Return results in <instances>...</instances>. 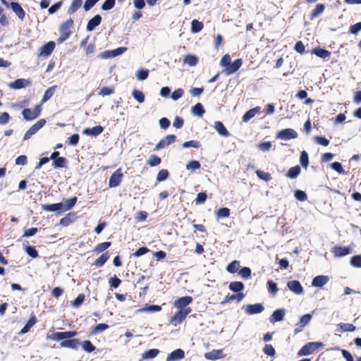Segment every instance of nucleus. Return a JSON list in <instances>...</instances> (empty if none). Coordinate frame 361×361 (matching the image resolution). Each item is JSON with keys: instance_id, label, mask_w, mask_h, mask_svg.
<instances>
[{"instance_id": "4468645a", "label": "nucleus", "mask_w": 361, "mask_h": 361, "mask_svg": "<svg viewBox=\"0 0 361 361\" xmlns=\"http://www.w3.org/2000/svg\"><path fill=\"white\" fill-rule=\"evenodd\" d=\"M242 63V59H237L234 62L231 63L229 66L225 68V73L228 75L234 73L240 68Z\"/></svg>"}, {"instance_id": "a19ab883", "label": "nucleus", "mask_w": 361, "mask_h": 361, "mask_svg": "<svg viewBox=\"0 0 361 361\" xmlns=\"http://www.w3.org/2000/svg\"><path fill=\"white\" fill-rule=\"evenodd\" d=\"M161 306L156 305H152L146 306L142 309H139L137 312H159L161 310Z\"/></svg>"}, {"instance_id": "3c124183", "label": "nucleus", "mask_w": 361, "mask_h": 361, "mask_svg": "<svg viewBox=\"0 0 361 361\" xmlns=\"http://www.w3.org/2000/svg\"><path fill=\"white\" fill-rule=\"evenodd\" d=\"M133 97L139 103H142L145 101V94L140 90H134L132 93Z\"/></svg>"}, {"instance_id": "8fccbe9b", "label": "nucleus", "mask_w": 361, "mask_h": 361, "mask_svg": "<svg viewBox=\"0 0 361 361\" xmlns=\"http://www.w3.org/2000/svg\"><path fill=\"white\" fill-rule=\"evenodd\" d=\"M80 344L82 345V349L87 353H92L95 350V347L90 341H85Z\"/></svg>"}, {"instance_id": "6ab92c4d", "label": "nucleus", "mask_w": 361, "mask_h": 361, "mask_svg": "<svg viewBox=\"0 0 361 361\" xmlns=\"http://www.w3.org/2000/svg\"><path fill=\"white\" fill-rule=\"evenodd\" d=\"M104 131V128L100 126H97L91 128H85L83 130V134L87 136H97Z\"/></svg>"}, {"instance_id": "4d7b16f0", "label": "nucleus", "mask_w": 361, "mask_h": 361, "mask_svg": "<svg viewBox=\"0 0 361 361\" xmlns=\"http://www.w3.org/2000/svg\"><path fill=\"white\" fill-rule=\"evenodd\" d=\"M25 252L31 257L36 258L38 257V252L35 247L28 245L25 247Z\"/></svg>"}, {"instance_id": "f704fd0d", "label": "nucleus", "mask_w": 361, "mask_h": 361, "mask_svg": "<svg viewBox=\"0 0 361 361\" xmlns=\"http://www.w3.org/2000/svg\"><path fill=\"white\" fill-rule=\"evenodd\" d=\"M229 288L233 292H240L244 289V284L240 281H233L229 284Z\"/></svg>"}, {"instance_id": "b1692460", "label": "nucleus", "mask_w": 361, "mask_h": 361, "mask_svg": "<svg viewBox=\"0 0 361 361\" xmlns=\"http://www.w3.org/2000/svg\"><path fill=\"white\" fill-rule=\"evenodd\" d=\"M11 7L13 11L18 16V17L20 20H23L25 16V13L20 5L16 2H11Z\"/></svg>"}, {"instance_id": "e433bc0d", "label": "nucleus", "mask_w": 361, "mask_h": 361, "mask_svg": "<svg viewBox=\"0 0 361 361\" xmlns=\"http://www.w3.org/2000/svg\"><path fill=\"white\" fill-rule=\"evenodd\" d=\"M313 53L318 57L326 59L330 56L331 52L324 49H314Z\"/></svg>"}, {"instance_id": "2f4dec72", "label": "nucleus", "mask_w": 361, "mask_h": 361, "mask_svg": "<svg viewBox=\"0 0 361 361\" xmlns=\"http://www.w3.org/2000/svg\"><path fill=\"white\" fill-rule=\"evenodd\" d=\"M300 173V168L299 166L291 167L288 171L286 174L287 177L291 179L296 178Z\"/></svg>"}, {"instance_id": "58836bf2", "label": "nucleus", "mask_w": 361, "mask_h": 361, "mask_svg": "<svg viewBox=\"0 0 361 361\" xmlns=\"http://www.w3.org/2000/svg\"><path fill=\"white\" fill-rule=\"evenodd\" d=\"M200 167H201V165H200V162L198 161H195V160L190 161L185 166L187 170L191 171H195L197 169H200Z\"/></svg>"}, {"instance_id": "f257e3e1", "label": "nucleus", "mask_w": 361, "mask_h": 361, "mask_svg": "<svg viewBox=\"0 0 361 361\" xmlns=\"http://www.w3.org/2000/svg\"><path fill=\"white\" fill-rule=\"evenodd\" d=\"M320 342H310L305 344L298 353V356H307L313 353L316 350L322 347Z\"/></svg>"}, {"instance_id": "4be33fe9", "label": "nucleus", "mask_w": 361, "mask_h": 361, "mask_svg": "<svg viewBox=\"0 0 361 361\" xmlns=\"http://www.w3.org/2000/svg\"><path fill=\"white\" fill-rule=\"evenodd\" d=\"M61 347L62 348H69L72 349H77L78 347L80 345V343L78 339H69L63 341L61 343Z\"/></svg>"}, {"instance_id": "69168bd1", "label": "nucleus", "mask_w": 361, "mask_h": 361, "mask_svg": "<svg viewBox=\"0 0 361 361\" xmlns=\"http://www.w3.org/2000/svg\"><path fill=\"white\" fill-rule=\"evenodd\" d=\"M85 299V296L83 294H80L78 295V297L72 302V305L75 307H80Z\"/></svg>"}, {"instance_id": "338daca9", "label": "nucleus", "mask_w": 361, "mask_h": 361, "mask_svg": "<svg viewBox=\"0 0 361 361\" xmlns=\"http://www.w3.org/2000/svg\"><path fill=\"white\" fill-rule=\"evenodd\" d=\"M148 75H149L148 70L141 69V70H139L137 73V78L139 80H144L148 77Z\"/></svg>"}, {"instance_id": "e2e57ef3", "label": "nucleus", "mask_w": 361, "mask_h": 361, "mask_svg": "<svg viewBox=\"0 0 361 361\" xmlns=\"http://www.w3.org/2000/svg\"><path fill=\"white\" fill-rule=\"evenodd\" d=\"M331 168L333 170L337 171L340 174H344L345 173V171L343 170L341 164L339 163V162H337V161L333 162L331 164Z\"/></svg>"}, {"instance_id": "473e14b6", "label": "nucleus", "mask_w": 361, "mask_h": 361, "mask_svg": "<svg viewBox=\"0 0 361 361\" xmlns=\"http://www.w3.org/2000/svg\"><path fill=\"white\" fill-rule=\"evenodd\" d=\"M57 88V86L56 85H54L49 88H48L46 92H44V96H43V98H42V102L44 103V102H46L47 101H48L49 99H51V97L54 95L56 90Z\"/></svg>"}, {"instance_id": "0e129e2a", "label": "nucleus", "mask_w": 361, "mask_h": 361, "mask_svg": "<svg viewBox=\"0 0 361 361\" xmlns=\"http://www.w3.org/2000/svg\"><path fill=\"white\" fill-rule=\"evenodd\" d=\"M294 195H295V197L298 200L301 201V202H304V201L307 200V199L306 193L302 190H296L295 192Z\"/></svg>"}, {"instance_id": "a211bd4d", "label": "nucleus", "mask_w": 361, "mask_h": 361, "mask_svg": "<svg viewBox=\"0 0 361 361\" xmlns=\"http://www.w3.org/2000/svg\"><path fill=\"white\" fill-rule=\"evenodd\" d=\"M102 21V17L99 15L94 16L92 19H90L87 25V30L88 32L93 31L97 26H98Z\"/></svg>"}, {"instance_id": "c85d7f7f", "label": "nucleus", "mask_w": 361, "mask_h": 361, "mask_svg": "<svg viewBox=\"0 0 361 361\" xmlns=\"http://www.w3.org/2000/svg\"><path fill=\"white\" fill-rule=\"evenodd\" d=\"M191 112L193 115L202 117L204 114L205 111L203 108V106L200 103H197V104L192 107Z\"/></svg>"}, {"instance_id": "5701e85b", "label": "nucleus", "mask_w": 361, "mask_h": 361, "mask_svg": "<svg viewBox=\"0 0 361 361\" xmlns=\"http://www.w3.org/2000/svg\"><path fill=\"white\" fill-rule=\"evenodd\" d=\"M261 108L259 106H256L248 111H247L243 116V122H248L251 118H254L256 114L259 113Z\"/></svg>"}, {"instance_id": "f8f14e48", "label": "nucleus", "mask_w": 361, "mask_h": 361, "mask_svg": "<svg viewBox=\"0 0 361 361\" xmlns=\"http://www.w3.org/2000/svg\"><path fill=\"white\" fill-rule=\"evenodd\" d=\"M264 310L262 305L259 303L254 304V305H247L245 307V312L247 314H255L261 313Z\"/></svg>"}, {"instance_id": "79ce46f5", "label": "nucleus", "mask_w": 361, "mask_h": 361, "mask_svg": "<svg viewBox=\"0 0 361 361\" xmlns=\"http://www.w3.org/2000/svg\"><path fill=\"white\" fill-rule=\"evenodd\" d=\"M217 218H226L230 216V209L227 207H222L216 212Z\"/></svg>"}, {"instance_id": "20e7f679", "label": "nucleus", "mask_w": 361, "mask_h": 361, "mask_svg": "<svg viewBox=\"0 0 361 361\" xmlns=\"http://www.w3.org/2000/svg\"><path fill=\"white\" fill-rule=\"evenodd\" d=\"M46 121L44 119H40L37 121L34 125H32L24 135L23 140H27L31 137L32 135L35 134L39 129H41L44 124Z\"/></svg>"}, {"instance_id": "052dcab7", "label": "nucleus", "mask_w": 361, "mask_h": 361, "mask_svg": "<svg viewBox=\"0 0 361 361\" xmlns=\"http://www.w3.org/2000/svg\"><path fill=\"white\" fill-rule=\"evenodd\" d=\"M256 173L260 179L265 181H269L271 179V175L269 173L264 172L261 170H257Z\"/></svg>"}, {"instance_id": "393cba45", "label": "nucleus", "mask_w": 361, "mask_h": 361, "mask_svg": "<svg viewBox=\"0 0 361 361\" xmlns=\"http://www.w3.org/2000/svg\"><path fill=\"white\" fill-rule=\"evenodd\" d=\"M204 357L207 360H215L223 357V352L221 350H213L205 353Z\"/></svg>"}, {"instance_id": "c756f323", "label": "nucleus", "mask_w": 361, "mask_h": 361, "mask_svg": "<svg viewBox=\"0 0 361 361\" xmlns=\"http://www.w3.org/2000/svg\"><path fill=\"white\" fill-rule=\"evenodd\" d=\"M82 0H73L71 6L68 10V13L71 15L76 12L82 6Z\"/></svg>"}, {"instance_id": "39448f33", "label": "nucleus", "mask_w": 361, "mask_h": 361, "mask_svg": "<svg viewBox=\"0 0 361 361\" xmlns=\"http://www.w3.org/2000/svg\"><path fill=\"white\" fill-rule=\"evenodd\" d=\"M298 137V133L292 128H286L277 133L276 137L282 140L295 139Z\"/></svg>"}, {"instance_id": "2eb2a0df", "label": "nucleus", "mask_w": 361, "mask_h": 361, "mask_svg": "<svg viewBox=\"0 0 361 361\" xmlns=\"http://www.w3.org/2000/svg\"><path fill=\"white\" fill-rule=\"evenodd\" d=\"M329 280V276L320 275L314 277L312 281V286L314 287L321 288L328 283Z\"/></svg>"}, {"instance_id": "7c9ffc66", "label": "nucleus", "mask_w": 361, "mask_h": 361, "mask_svg": "<svg viewBox=\"0 0 361 361\" xmlns=\"http://www.w3.org/2000/svg\"><path fill=\"white\" fill-rule=\"evenodd\" d=\"M203 27V23L197 20H192L191 22V32L192 33H197L200 32Z\"/></svg>"}, {"instance_id": "0eeeda50", "label": "nucleus", "mask_w": 361, "mask_h": 361, "mask_svg": "<svg viewBox=\"0 0 361 361\" xmlns=\"http://www.w3.org/2000/svg\"><path fill=\"white\" fill-rule=\"evenodd\" d=\"M123 178L121 169L116 170L110 177L109 185L110 188H115L119 185Z\"/></svg>"}, {"instance_id": "6e6d98bb", "label": "nucleus", "mask_w": 361, "mask_h": 361, "mask_svg": "<svg viewBox=\"0 0 361 361\" xmlns=\"http://www.w3.org/2000/svg\"><path fill=\"white\" fill-rule=\"evenodd\" d=\"M351 266L357 268H361V255H355L350 259Z\"/></svg>"}, {"instance_id": "5fc2aeb1", "label": "nucleus", "mask_w": 361, "mask_h": 361, "mask_svg": "<svg viewBox=\"0 0 361 361\" xmlns=\"http://www.w3.org/2000/svg\"><path fill=\"white\" fill-rule=\"evenodd\" d=\"M108 327H109V326L106 324H99L93 328V329L92 331V334H97L101 333V332L104 331V330H106V329H108Z\"/></svg>"}, {"instance_id": "72a5a7b5", "label": "nucleus", "mask_w": 361, "mask_h": 361, "mask_svg": "<svg viewBox=\"0 0 361 361\" xmlns=\"http://www.w3.org/2000/svg\"><path fill=\"white\" fill-rule=\"evenodd\" d=\"M159 353V350L158 349H151V350H147L142 354V359H144V360L153 359L158 355Z\"/></svg>"}, {"instance_id": "a878e982", "label": "nucleus", "mask_w": 361, "mask_h": 361, "mask_svg": "<svg viewBox=\"0 0 361 361\" xmlns=\"http://www.w3.org/2000/svg\"><path fill=\"white\" fill-rule=\"evenodd\" d=\"M61 207V205H60V202L59 203H56V204H42V209L44 211H47V212H57L59 213H61L62 212Z\"/></svg>"}, {"instance_id": "f03ea898", "label": "nucleus", "mask_w": 361, "mask_h": 361, "mask_svg": "<svg viewBox=\"0 0 361 361\" xmlns=\"http://www.w3.org/2000/svg\"><path fill=\"white\" fill-rule=\"evenodd\" d=\"M42 111V106L40 104L37 105L34 109H25L22 111L23 118L26 121H32L37 118Z\"/></svg>"}, {"instance_id": "cd10ccee", "label": "nucleus", "mask_w": 361, "mask_h": 361, "mask_svg": "<svg viewBox=\"0 0 361 361\" xmlns=\"http://www.w3.org/2000/svg\"><path fill=\"white\" fill-rule=\"evenodd\" d=\"M325 8V6L322 4H317L314 9L312 11L310 15V19L313 20L314 18H317L319 15H321Z\"/></svg>"}, {"instance_id": "13d9d810", "label": "nucleus", "mask_w": 361, "mask_h": 361, "mask_svg": "<svg viewBox=\"0 0 361 361\" xmlns=\"http://www.w3.org/2000/svg\"><path fill=\"white\" fill-rule=\"evenodd\" d=\"M168 177H169L168 171L166 169H161V171H159L157 176V179L158 181L161 182V181H164V180H166Z\"/></svg>"}, {"instance_id": "4c0bfd02", "label": "nucleus", "mask_w": 361, "mask_h": 361, "mask_svg": "<svg viewBox=\"0 0 361 361\" xmlns=\"http://www.w3.org/2000/svg\"><path fill=\"white\" fill-rule=\"evenodd\" d=\"M73 20L70 18L64 22L60 27V32H71L70 29L73 27Z\"/></svg>"}, {"instance_id": "dca6fc26", "label": "nucleus", "mask_w": 361, "mask_h": 361, "mask_svg": "<svg viewBox=\"0 0 361 361\" xmlns=\"http://www.w3.org/2000/svg\"><path fill=\"white\" fill-rule=\"evenodd\" d=\"M286 310L284 309H278L275 310L269 318L270 322L275 323L282 321L284 318Z\"/></svg>"}, {"instance_id": "864d4df0", "label": "nucleus", "mask_w": 361, "mask_h": 361, "mask_svg": "<svg viewBox=\"0 0 361 361\" xmlns=\"http://www.w3.org/2000/svg\"><path fill=\"white\" fill-rule=\"evenodd\" d=\"M110 245H111L110 242H104L102 243H99L95 247L94 251L97 252L98 253L102 252L106 250L107 248H109L110 247Z\"/></svg>"}, {"instance_id": "49530a36", "label": "nucleus", "mask_w": 361, "mask_h": 361, "mask_svg": "<svg viewBox=\"0 0 361 361\" xmlns=\"http://www.w3.org/2000/svg\"><path fill=\"white\" fill-rule=\"evenodd\" d=\"M238 274L243 279H248L251 277V269L249 267H243L242 268Z\"/></svg>"}, {"instance_id": "aec40b11", "label": "nucleus", "mask_w": 361, "mask_h": 361, "mask_svg": "<svg viewBox=\"0 0 361 361\" xmlns=\"http://www.w3.org/2000/svg\"><path fill=\"white\" fill-rule=\"evenodd\" d=\"M214 127L220 135L224 137H228L230 135L229 131L225 128L222 122L215 121Z\"/></svg>"}, {"instance_id": "f3484780", "label": "nucleus", "mask_w": 361, "mask_h": 361, "mask_svg": "<svg viewBox=\"0 0 361 361\" xmlns=\"http://www.w3.org/2000/svg\"><path fill=\"white\" fill-rule=\"evenodd\" d=\"M29 84L30 82L27 80L20 78L17 79L12 82H10L8 84V87L13 90H18L29 85Z\"/></svg>"}, {"instance_id": "bb28decb", "label": "nucleus", "mask_w": 361, "mask_h": 361, "mask_svg": "<svg viewBox=\"0 0 361 361\" xmlns=\"http://www.w3.org/2000/svg\"><path fill=\"white\" fill-rule=\"evenodd\" d=\"M184 63L190 66H195L198 63V58L195 55L187 54L184 56Z\"/></svg>"}, {"instance_id": "1a4fd4ad", "label": "nucleus", "mask_w": 361, "mask_h": 361, "mask_svg": "<svg viewBox=\"0 0 361 361\" xmlns=\"http://www.w3.org/2000/svg\"><path fill=\"white\" fill-rule=\"evenodd\" d=\"M176 137L174 135H169L165 138L161 140L155 146V149H163L176 140Z\"/></svg>"}, {"instance_id": "603ef678", "label": "nucleus", "mask_w": 361, "mask_h": 361, "mask_svg": "<svg viewBox=\"0 0 361 361\" xmlns=\"http://www.w3.org/2000/svg\"><path fill=\"white\" fill-rule=\"evenodd\" d=\"M66 158L61 157L53 161V166L55 168H63L66 166Z\"/></svg>"}, {"instance_id": "423d86ee", "label": "nucleus", "mask_w": 361, "mask_h": 361, "mask_svg": "<svg viewBox=\"0 0 361 361\" xmlns=\"http://www.w3.org/2000/svg\"><path fill=\"white\" fill-rule=\"evenodd\" d=\"M192 302V297L183 296L175 300V302H173V306L178 310H184V308L189 305Z\"/></svg>"}, {"instance_id": "c03bdc74", "label": "nucleus", "mask_w": 361, "mask_h": 361, "mask_svg": "<svg viewBox=\"0 0 361 361\" xmlns=\"http://www.w3.org/2000/svg\"><path fill=\"white\" fill-rule=\"evenodd\" d=\"M338 326L341 329V331H353L355 330V326L348 323H340Z\"/></svg>"}, {"instance_id": "bf43d9fd", "label": "nucleus", "mask_w": 361, "mask_h": 361, "mask_svg": "<svg viewBox=\"0 0 361 361\" xmlns=\"http://www.w3.org/2000/svg\"><path fill=\"white\" fill-rule=\"evenodd\" d=\"M116 0H106L102 6V9L109 11L114 8Z\"/></svg>"}, {"instance_id": "7ed1b4c3", "label": "nucleus", "mask_w": 361, "mask_h": 361, "mask_svg": "<svg viewBox=\"0 0 361 361\" xmlns=\"http://www.w3.org/2000/svg\"><path fill=\"white\" fill-rule=\"evenodd\" d=\"M191 312L190 308H185L184 310H179L171 319V323L176 326L180 324L186 317Z\"/></svg>"}, {"instance_id": "680f3d73", "label": "nucleus", "mask_w": 361, "mask_h": 361, "mask_svg": "<svg viewBox=\"0 0 361 361\" xmlns=\"http://www.w3.org/2000/svg\"><path fill=\"white\" fill-rule=\"evenodd\" d=\"M263 352L267 355L271 356V357L274 356L275 353H276L275 350L273 348V346L271 345H269V344L265 345V346H264V348L263 349Z\"/></svg>"}, {"instance_id": "a18cd8bd", "label": "nucleus", "mask_w": 361, "mask_h": 361, "mask_svg": "<svg viewBox=\"0 0 361 361\" xmlns=\"http://www.w3.org/2000/svg\"><path fill=\"white\" fill-rule=\"evenodd\" d=\"M109 256L106 253L102 254L98 259H97L94 264L97 267H102L108 260Z\"/></svg>"}, {"instance_id": "6e6552de", "label": "nucleus", "mask_w": 361, "mask_h": 361, "mask_svg": "<svg viewBox=\"0 0 361 361\" xmlns=\"http://www.w3.org/2000/svg\"><path fill=\"white\" fill-rule=\"evenodd\" d=\"M54 48L55 43L54 42H49L39 49V56L47 57L52 53Z\"/></svg>"}, {"instance_id": "774afa93", "label": "nucleus", "mask_w": 361, "mask_h": 361, "mask_svg": "<svg viewBox=\"0 0 361 361\" xmlns=\"http://www.w3.org/2000/svg\"><path fill=\"white\" fill-rule=\"evenodd\" d=\"M184 91L181 88L176 90L171 94V98L173 101H177L183 95Z\"/></svg>"}, {"instance_id": "412c9836", "label": "nucleus", "mask_w": 361, "mask_h": 361, "mask_svg": "<svg viewBox=\"0 0 361 361\" xmlns=\"http://www.w3.org/2000/svg\"><path fill=\"white\" fill-rule=\"evenodd\" d=\"M333 253L336 257H341L350 254V248L348 247L336 246L333 250Z\"/></svg>"}, {"instance_id": "9d476101", "label": "nucleus", "mask_w": 361, "mask_h": 361, "mask_svg": "<svg viewBox=\"0 0 361 361\" xmlns=\"http://www.w3.org/2000/svg\"><path fill=\"white\" fill-rule=\"evenodd\" d=\"M77 200L78 199L76 197H73L69 199H63V201L60 202L62 212L71 209L76 204Z\"/></svg>"}, {"instance_id": "9b49d317", "label": "nucleus", "mask_w": 361, "mask_h": 361, "mask_svg": "<svg viewBox=\"0 0 361 361\" xmlns=\"http://www.w3.org/2000/svg\"><path fill=\"white\" fill-rule=\"evenodd\" d=\"M288 288L297 295H300L303 293V288L298 281H290L287 283Z\"/></svg>"}, {"instance_id": "37998d69", "label": "nucleus", "mask_w": 361, "mask_h": 361, "mask_svg": "<svg viewBox=\"0 0 361 361\" xmlns=\"http://www.w3.org/2000/svg\"><path fill=\"white\" fill-rule=\"evenodd\" d=\"M239 267H240V262L237 260H234L228 265L226 270L230 273L234 274V273L237 272Z\"/></svg>"}, {"instance_id": "ea45409f", "label": "nucleus", "mask_w": 361, "mask_h": 361, "mask_svg": "<svg viewBox=\"0 0 361 361\" xmlns=\"http://www.w3.org/2000/svg\"><path fill=\"white\" fill-rule=\"evenodd\" d=\"M300 162L302 167L307 169L309 165V157L306 151H302L301 152Z\"/></svg>"}, {"instance_id": "09e8293b", "label": "nucleus", "mask_w": 361, "mask_h": 361, "mask_svg": "<svg viewBox=\"0 0 361 361\" xmlns=\"http://www.w3.org/2000/svg\"><path fill=\"white\" fill-rule=\"evenodd\" d=\"M161 163V159L157 155H152L149 157L147 164L152 166H157Z\"/></svg>"}, {"instance_id": "de8ad7c7", "label": "nucleus", "mask_w": 361, "mask_h": 361, "mask_svg": "<svg viewBox=\"0 0 361 361\" xmlns=\"http://www.w3.org/2000/svg\"><path fill=\"white\" fill-rule=\"evenodd\" d=\"M312 319V314H306L300 317L299 323L297 326H300L301 328L307 325Z\"/></svg>"}, {"instance_id": "ddd939ff", "label": "nucleus", "mask_w": 361, "mask_h": 361, "mask_svg": "<svg viewBox=\"0 0 361 361\" xmlns=\"http://www.w3.org/2000/svg\"><path fill=\"white\" fill-rule=\"evenodd\" d=\"M185 357V353L181 349H176L169 354L166 361H178Z\"/></svg>"}, {"instance_id": "c9c22d12", "label": "nucleus", "mask_w": 361, "mask_h": 361, "mask_svg": "<svg viewBox=\"0 0 361 361\" xmlns=\"http://www.w3.org/2000/svg\"><path fill=\"white\" fill-rule=\"evenodd\" d=\"M37 319L35 317H32L29 319L27 323L23 327L20 331V333L24 334L30 331V329L36 324Z\"/></svg>"}]
</instances>
